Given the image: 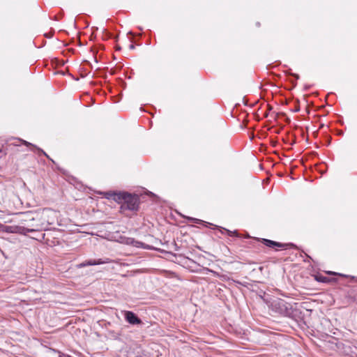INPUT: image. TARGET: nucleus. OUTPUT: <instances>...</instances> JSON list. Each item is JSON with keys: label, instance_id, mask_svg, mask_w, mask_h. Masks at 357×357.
Wrapping results in <instances>:
<instances>
[{"label": "nucleus", "instance_id": "obj_16", "mask_svg": "<svg viewBox=\"0 0 357 357\" xmlns=\"http://www.w3.org/2000/svg\"><path fill=\"white\" fill-rule=\"evenodd\" d=\"M2 227V226H1V224H0V227Z\"/></svg>", "mask_w": 357, "mask_h": 357}, {"label": "nucleus", "instance_id": "obj_1", "mask_svg": "<svg viewBox=\"0 0 357 357\" xmlns=\"http://www.w3.org/2000/svg\"><path fill=\"white\" fill-rule=\"evenodd\" d=\"M114 200L122 202L121 208L122 210L137 211L139 208V199L136 195H131L127 192L114 193Z\"/></svg>", "mask_w": 357, "mask_h": 357}, {"label": "nucleus", "instance_id": "obj_15", "mask_svg": "<svg viewBox=\"0 0 357 357\" xmlns=\"http://www.w3.org/2000/svg\"><path fill=\"white\" fill-rule=\"evenodd\" d=\"M330 274L336 275L335 273H329Z\"/></svg>", "mask_w": 357, "mask_h": 357}, {"label": "nucleus", "instance_id": "obj_2", "mask_svg": "<svg viewBox=\"0 0 357 357\" xmlns=\"http://www.w3.org/2000/svg\"><path fill=\"white\" fill-rule=\"evenodd\" d=\"M270 307L273 311L285 317H290L293 314L291 303L281 298L273 299L271 303Z\"/></svg>", "mask_w": 357, "mask_h": 357}, {"label": "nucleus", "instance_id": "obj_14", "mask_svg": "<svg viewBox=\"0 0 357 357\" xmlns=\"http://www.w3.org/2000/svg\"><path fill=\"white\" fill-rule=\"evenodd\" d=\"M319 280L321 282H326V279L325 278H324L323 279H320Z\"/></svg>", "mask_w": 357, "mask_h": 357}, {"label": "nucleus", "instance_id": "obj_8", "mask_svg": "<svg viewBox=\"0 0 357 357\" xmlns=\"http://www.w3.org/2000/svg\"><path fill=\"white\" fill-rule=\"evenodd\" d=\"M220 231L221 234H223L224 231H225L229 236H238L237 231H230L225 228L220 227Z\"/></svg>", "mask_w": 357, "mask_h": 357}, {"label": "nucleus", "instance_id": "obj_5", "mask_svg": "<svg viewBox=\"0 0 357 357\" xmlns=\"http://www.w3.org/2000/svg\"><path fill=\"white\" fill-rule=\"evenodd\" d=\"M111 262V260L109 258H105L104 260L101 259H90L86 260L80 264H79L77 266L79 268H83L88 266H94V265H100L104 264H108Z\"/></svg>", "mask_w": 357, "mask_h": 357}, {"label": "nucleus", "instance_id": "obj_3", "mask_svg": "<svg viewBox=\"0 0 357 357\" xmlns=\"http://www.w3.org/2000/svg\"><path fill=\"white\" fill-rule=\"evenodd\" d=\"M47 212H48V211L44 210L40 214H37L36 218H33L31 219V220H33V221H35V220H43V221L40 222V223H37L36 225H32V226L34 227V228L27 229L26 231L29 232H31L33 231L45 229L46 228V227L49 225L48 222H47V224H46L45 221V218L47 217Z\"/></svg>", "mask_w": 357, "mask_h": 357}, {"label": "nucleus", "instance_id": "obj_11", "mask_svg": "<svg viewBox=\"0 0 357 357\" xmlns=\"http://www.w3.org/2000/svg\"><path fill=\"white\" fill-rule=\"evenodd\" d=\"M38 151H40L43 155H45L47 158H49V156L47 155V154L43 151V150L38 149Z\"/></svg>", "mask_w": 357, "mask_h": 357}, {"label": "nucleus", "instance_id": "obj_13", "mask_svg": "<svg viewBox=\"0 0 357 357\" xmlns=\"http://www.w3.org/2000/svg\"><path fill=\"white\" fill-rule=\"evenodd\" d=\"M129 49H130V50H134V49H135V45H134L133 44H130V45H129Z\"/></svg>", "mask_w": 357, "mask_h": 357}, {"label": "nucleus", "instance_id": "obj_10", "mask_svg": "<svg viewBox=\"0 0 357 357\" xmlns=\"http://www.w3.org/2000/svg\"><path fill=\"white\" fill-rule=\"evenodd\" d=\"M195 223H198L199 222H200L201 220H199V219H197V218H190Z\"/></svg>", "mask_w": 357, "mask_h": 357}, {"label": "nucleus", "instance_id": "obj_7", "mask_svg": "<svg viewBox=\"0 0 357 357\" xmlns=\"http://www.w3.org/2000/svg\"><path fill=\"white\" fill-rule=\"evenodd\" d=\"M2 227H0V229H1L3 231L8 232V233H15L17 232V227H14L12 226H3L1 225Z\"/></svg>", "mask_w": 357, "mask_h": 357}, {"label": "nucleus", "instance_id": "obj_12", "mask_svg": "<svg viewBox=\"0 0 357 357\" xmlns=\"http://www.w3.org/2000/svg\"><path fill=\"white\" fill-rule=\"evenodd\" d=\"M24 144L26 146H33V144H31V143L26 142V141H23Z\"/></svg>", "mask_w": 357, "mask_h": 357}, {"label": "nucleus", "instance_id": "obj_6", "mask_svg": "<svg viewBox=\"0 0 357 357\" xmlns=\"http://www.w3.org/2000/svg\"><path fill=\"white\" fill-rule=\"evenodd\" d=\"M125 319L126 321L132 325L142 324V320L131 311L125 312Z\"/></svg>", "mask_w": 357, "mask_h": 357}, {"label": "nucleus", "instance_id": "obj_4", "mask_svg": "<svg viewBox=\"0 0 357 357\" xmlns=\"http://www.w3.org/2000/svg\"><path fill=\"white\" fill-rule=\"evenodd\" d=\"M260 241L266 246H267L268 248H273L275 250H278L280 249H285L287 247L286 244L276 242V241L266 239V238H261L260 240Z\"/></svg>", "mask_w": 357, "mask_h": 357}, {"label": "nucleus", "instance_id": "obj_9", "mask_svg": "<svg viewBox=\"0 0 357 357\" xmlns=\"http://www.w3.org/2000/svg\"><path fill=\"white\" fill-rule=\"evenodd\" d=\"M126 243L127 244H131V245H134L136 247H139V245H141L142 243L139 241H135L134 239L132 238H128L126 241Z\"/></svg>", "mask_w": 357, "mask_h": 357}]
</instances>
